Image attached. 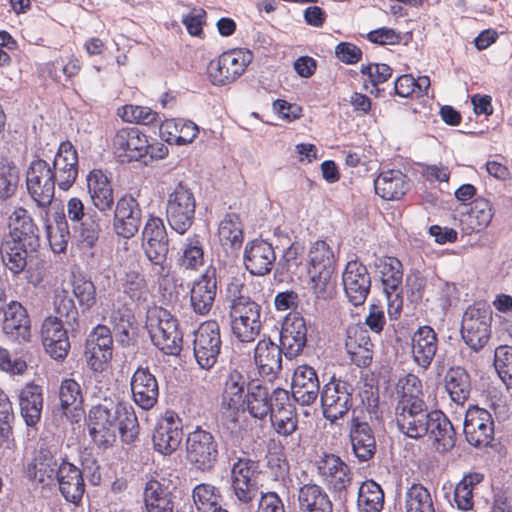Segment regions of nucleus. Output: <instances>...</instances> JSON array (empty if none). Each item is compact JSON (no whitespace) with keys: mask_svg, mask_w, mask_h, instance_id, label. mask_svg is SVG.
I'll return each instance as SVG.
<instances>
[{"mask_svg":"<svg viewBox=\"0 0 512 512\" xmlns=\"http://www.w3.org/2000/svg\"><path fill=\"white\" fill-rule=\"evenodd\" d=\"M395 422L408 438L428 436L438 452L450 451L456 444V432L450 420L440 410H431L426 402L396 405Z\"/></svg>","mask_w":512,"mask_h":512,"instance_id":"obj_1","label":"nucleus"},{"mask_svg":"<svg viewBox=\"0 0 512 512\" xmlns=\"http://www.w3.org/2000/svg\"><path fill=\"white\" fill-rule=\"evenodd\" d=\"M138 420L132 406L126 403L97 405L89 412V434L99 447H109L119 432L122 440L131 443L138 435Z\"/></svg>","mask_w":512,"mask_h":512,"instance_id":"obj_2","label":"nucleus"},{"mask_svg":"<svg viewBox=\"0 0 512 512\" xmlns=\"http://www.w3.org/2000/svg\"><path fill=\"white\" fill-rule=\"evenodd\" d=\"M247 386L246 378L237 370L227 376L222 394V407L225 409L224 425L231 433L239 435L248 430L244 405Z\"/></svg>","mask_w":512,"mask_h":512,"instance_id":"obj_3","label":"nucleus"},{"mask_svg":"<svg viewBox=\"0 0 512 512\" xmlns=\"http://www.w3.org/2000/svg\"><path fill=\"white\" fill-rule=\"evenodd\" d=\"M492 315V309L487 303L476 302L470 305L462 316L461 337L475 352L483 349L491 338Z\"/></svg>","mask_w":512,"mask_h":512,"instance_id":"obj_4","label":"nucleus"},{"mask_svg":"<svg viewBox=\"0 0 512 512\" xmlns=\"http://www.w3.org/2000/svg\"><path fill=\"white\" fill-rule=\"evenodd\" d=\"M146 326L153 344L166 355H178L182 349V333L177 320L163 308L149 311Z\"/></svg>","mask_w":512,"mask_h":512,"instance_id":"obj_5","label":"nucleus"},{"mask_svg":"<svg viewBox=\"0 0 512 512\" xmlns=\"http://www.w3.org/2000/svg\"><path fill=\"white\" fill-rule=\"evenodd\" d=\"M262 307L250 298H240L229 305L232 334L243 343L255 341L262 327Z\"/></svg>","mask_w":512,"mask_h":512,"instance_id":"obj_6","label":"nucleus"},{"mask_svg":"<svg viewBox=\"0 0 512 512\" xmlns=\"http://www.w3.org/2000/svg\"><path fill=\"white\" fill-rule=\"evenodd\" d=\"M196 200L193 192L179 183L169 193L166 203V218L169 226L183 235L192 226L195 219Z\"/></svg>","mask_w":512,"mask_h":512,"instance_id":"obj_7","label":"nucleus"},{"mask_svg":"<svg viewBox=\"0 0 512 512\" xmlns=\"http://www.w3.org/2000/svg\"><path fill=\"white\" fill-rule=\"evenodd\" d=\"M252 58V53L244 49H233L222 53L208 65V75L211 82L217 86L234 82L245 72Z\"/></svg>","mask_w":512,"mask_h":512,"instance_id":"obj_8","label":"nucleus"},{"mask_svg":"<svg viewBox=\"0 0 512 512\" xmlns=\"http://www.w3.org/2000/svg\"><path fill=\"white\" fill-rule=\"evenodd\" d=\"M218 454V443L211 432L198 427L188 434L186 457L197 470L203 472L212 470Z\"/></svg>","mask_w":512,"mask_h":512,"instance_id":"obj_9","label":"nucleus"},{"mask_svg":"<svg viewBox=\"0 0 512 512\" xmlns=\"http://www.w3.org/2000/svg\"><path fill=\"white\" fill-rule=\"evenodd\" d=\"M222 347L220 326L215 320L201 323L195 332L193 353L198 365L205 370L217 362Z\"/></svg>","mask_w":512,"mask_h":512,"instance_id":"obj_10","label":"nucleus"},{"mask_svg":"<svg viewBox=\"0 0 512 512\" xmlns=\"http://www.w3.org/2000/svg\"><path fill=\"white\" fill-rule=\"evenodd\" d=\"M353 391L349 382L332 377L321 392L324 417L331 422L343 418L353 405Z\"/></svg>","mask_w":512,"mask_h":512,"instance_id":"obj_11","label":"nucleus"},{"mask_svg":"<svg viewBox=\"0 0 512 512\" xmlns=\"http://www.w3.org/2000/svg\"><path fill=\"white\" fill-rule=\"evenodd\" d=\"M52 168L43 159L33 160L26 173L27 190L39 207H48L55 194Z\"/></svg>","mask_w":512,"mask_h":512,"instance_id":"obj_12","label":"nucleus"},{"mask_svg":"<svg viewBox=\"0 0 512 512\" xmlns=\"http://www.w3.org/2000/svg\"><path fill=\"white\" fill-rule=\"evenodd\" d=\"M113 338L105 325L96 326L88 335L85 343V358L88 366L95 372L108 369L113 355Z\"/></svg>","mask_w":512,"mask_h":512,"instance_id":"obj_13","label":"nucleus"},{"mask_svg":"<svg viewBox=\"0 0 512 512\" xmlns=\"http://www.w3.org/2000/svg\"><path fill=\"white\" fill-rule=\"evenodd\" d=\"M114 154L121 161H138L148 155V137L136 127H123L111 138Z\"/></svg>","mask_w":512,"mask_h":512,"instance_id":"obj_14","label":"nucleus"},{"mask_svg":"<svg viewBox=\"0 0 512 512\" xmlns=\"http://www.w3.org/2000/svg\"><path fill=\"white\" fill-rule=\"evenodd\" d=\"M316 465L322 481L333 492L342 493L351 485V469L338 455L324 453Z\"/></svg>","mask_w":512,"mask_h":512,"instance_id":"obj_15","label":"nucleus"},{"mask_svg":"<svg viewBox=\"0 0 512 512\" xmlns=\"http://www.w3.org/2000/svg\"><path fill=\"white\" fill-rule=\"evenodd\" d=\"M466 440L475 447L487 446L493 439L494 422L489 411L477 406L468 408L464 420Z\"/></svg>","mask_w":512,"mask_h":512,"instance_id":"obj_16","label":"nucleus"},{"mask_svg":"<svg viewBox=\"0 0 512 512\" xmlns=\"http://www.w3.org/2000/svg\"><path fill=\"white\" fill-rule=\"evenodd\" d=\"M142 222V210L138 201L131 195H124L116 202L113 228L115 233L130 239L139 231Z\"/></svg>","mask_w":512,"mask_h":512,"instance_id":"obj_17","label":"nucleus"},{"mask_svg":"<svg viewBox=\"0 0 512 512\" xmlns=\"http://www.w3.org/2000/svg\"><path fill=\"white\" fill-rule=\"evenodd\" d=\"M342 282L350 303L360 306L366 301L371 289V277L365 265L356 260L348 262L342 274Z\"/></svg>","mask_w":512,"mask_h":512,"instance_id":"obj_18","label":"nucleus"},{"mask_svg":"<svg viewBox=\"0 0 512 512\" xmlns=\"http://www.w3.org/2000/svg\"><path fill=\"white\" fill-rule=\"evenodd\" d=\"M217 294V271L209 266L203 274L193 281L190 288V306L201 316L207 315L215 302Z\"/></svg>","mask_w":512,"mask_h":512,"instance_id":"obj_19","label":"nucleus"},{"mask_svg":"<svg viewBox=\"0 0 512 512\" xmlns=\"http://www.w3.org/2000/svg\"><path fill=\"white\" fill-rule=\"evenodd\" d=\"M51 168L53 180L61 190L67 191L78 176V154L70 141L59 145Z\"/></svg>","mask_w":512,"mask_h":512,"instance_id":"obj_20","label":"nucleus"},{"mask_svg":"<svg viewBox=\"0 0 512 512\" xmlns=\"http://www.w3.org/2000/svg\"><path fill=\"white\" fill-rule=\"evenodd\" d=\"M270 421L276 433L281 436H290L297 430L298 416L288 391L280 388L274 390V408Z\"/></svg>","mask_w":512,"mask_h":512,"instance_id":"obj_21","label":"nucleus"},{"mask_svg":"<svg viewBox=\"0 0 512 512\" xmlns=\"http://www.w3.org/2000/svg\"><path fill=\"white\" fill-rule=\"evenodd\" d=\"M307 342V326L298 314L286 316L280 331V345L284 355L292 359L301 354Z\"/></svg>","mask_w":512,"mask_h":512,"instance_id":"obj_22","label":"nucleus"},{"mask_svg":"<svg viewBox=\"0 0 512 512\" xmlns=\"http://www.w3.org/2000/svg\"><path fill=\"white\" fill-rule=\"evenodd\" d=\"M243 260L245 268L252 275L264 276L271 272L276 254L270 243L255 239L246 244Z\"/></svg>","mask_w":512,"mask_h":512,"instance_id":"obj_23","label":"nucleus"},{"mask_svg":"<svg viewBox=\"0 0 512 512\" xmlns=\"http://www.w3.org/2000/svg\"><path fill=\"white\" fill-rule=\"evenodd\" d=\"M41 339L45 351L55 360L64 359L70 349L67 330L58 317H47L41 327Z\"/></svg>","mask_w":512,"mask_h":512,"instance_id":"obj_24","label":"nucleus"},{"mask_svg":"<svg viewBox=\"0 0 512 512\" xmlns=\"http://www.w3.org/2000/svg\"><path fill=\"white\" fill-rule=\"evenodd\" d=\"M133 401L143 410H149L157 403L159 386L156 377L148 368L139 367L131 378Z\"/></svg>","mask_w":512,"mask_h":512,"instance_id":"obj_25","label":"nucleus"},{"mask_svg":"<svg viewBox=\"0 0 512 512\" xmlns=\"http://www.w3.org/2000/svg\"><path fill=\"white\" fill-rule=\"evenodd\" d=\"M319 379L316 371L308 365L298 366L292 379V396L300 405L314 403L319 395Z\"/></svg>","mask_w":512,"mask_h":512,"instance_id":"obj_26","label":"nucleus"},{"mask_svg":"<svg viewBox=\"0 0 512 512\" xmlns=\"http://www.w3.org/2000/svg\"><path fill=\"white\" fill-rule=\"evenodd\" d=\"M3 332L19 343L30 341V319L21 303L12 301L4 310Z\"/></svg>","mask_w":512,"mask_h":512,"instance_id":"obj_27","label":"nucleus"},{"mask_svg":"<svg viewBox=\"0 0 512 512\" xmlns=\"http://www.w3.org/2000/svg\"><path fill=\"white\" fill-rule=\"evenodd\" d=\"M182 436L180 421L173 415L167 416L158 422L154 430V448L163 455H170L180 446Z\"/></svg>","mask_w":512,"mask_h":512,"instance_id":"obj_28","label":"nucleus"},{"mask_svg":"<svg viewBox=\"0 0 512 512\" xmlns=\"http://www.w3.org/2000/svg\"><path fill=\"white\" fill-rule=\"evenodd\" d=\"M62 496L73 504H78L85 492L82 472L78 467L66 460L60 463V470L55 478Z\"/></svg>","mask_w":512,"mask_h":512,"instance_id":"obj_29","label":"nucleus"},{"mask_svg":"<svg viewBox=\"0 0 512 512\" xmlns=\"http://www.w3.org/2000/svg\"><path fill=\"white\" fill-rule=\"evenodd\" d=\"M438 349V338L430 326L419 327L412 336V356L414 362L421 368L427 369Z\"/></svg>","mask_w":512,"mask_h":512,"instance_id":"obj_30","label":"nucleus"},{"mask_svg":"<svg viewBox=\"0 0 512 512\" xmlns=\"http://www.w3.org/2000/svg\"><path fill=\"white\" fill-rule=\"evenodd\" d=\"M349 436L354 455L360 462H367L373 458L376 452V441L367 422L353 417L350 422Z\"/></svg>","mask_w":512,"mask_h":512,"instance_id":"obj_31","label":"nucleus"},{"mask_svg":"<svg viewBox=\"0 0 512 512\" xmlns=\"http://www.w3.org/2000/svg\"><path fill=\"white\" fill-rule=\"evenodd\" d=\"M373 344L367 330L351 327L347 330L345 349L350 360L358 367H368L373 358Z\"/></svg>","mask_w":512,"mask_h":512,"instance_id":"obj_32","label":"nucleus"},{"mask_svg":"<svg viewBox=\"0 0 512 512\" xmlns=\"http://www.w3.org/2000/svg\"><path fill=\"white\" fill-rule=\"evenodd\" d=\"M282 346L271 339L260 340L254 351V359L259 373L267 377H275L282 370Z\"/></svg>","mask_w":512,"mask_h":512,"instance_id":"obj_33","label":"nucleus"},{"mask_svg":"<svg viewBox=\"0 0 512 512\" xmlns=\"http://www.w3.org/2000/svg\"><path fill=\"white\" fill-rule=\"evenodd\" d=\"M88 193L96 209L110 211L114 204L113 188L107 175L98 169L89 172L86 177Z\"/></svg>","mask_w":512,"mask_h":512,"instance_id":"obj_34","label":"nucleus"},{"mask_svg":"<svg viewBox=\"0 0 512 512\" xmlns=\"http://www.w3.org/2000/svg\"><path fill=\"white\" fill-rule=\"evenodd\" d=\"M9 234L4 238L25 243L27 246L39 247L38 228L24 208H17L9 217Z\"/></svg>","mask_w":512,"mask_h":512,"instance_id":"obj_35","label":"nucleus"},{"mask_svg":"<svg viewBox=\"0 0 512 512\" xmlns=\"http://www.w3.org/2000/svg\"><path fill=\"white\" fill-rule=\"evenodd\" d=\"M37 248L15 241V238L11 240L3 238L0 244L2 262L13 275H18L25 270L29 254L35 252Z\"/></svg>","mask_w":512,"mask_h":512,"instance_id":"obj_36","label":"nucleus"},{"mask_svg":"<svg viewBox=\"0 0 512 512\" xmlns=\"http://www.w3.org/2000/svg\"><path fill=\"white\" fill-rule=\"evenodd\" d=\"M299 512H333V502L323 487L317 484H304L298 489Z\"/></svg>","mask_w":512,"mask_h":512,"instance_id":"obj_37","label":"nucleus"},{"mask_svg":"<svg viewBox=\"0 0 512 512\" xmlns=\"http://www.w3.org/2000/svg\"><path fill=\"white\" fill-rule=\"evenodd\" d=\"M20 414L29 427L36 426L43 409V389L36 384H27L19 393Z\"/></svg>","mask_w":512,"mask_h":512,"instance_id":"obj_38","label":"nucleus"},{"mask_svg":"<svg viewBox=\"0 0 512 512\" xmlns=\"http://www.w3.org/2000/svg\"><path fill=\"white\" fill-rule=\"evenodd\" d=\"M244 404L252 418L264 421L274 408V391L270 395L267 387L252 383L247 388Z\"/></svg>","mask_w":512,"mask_h":512,"instance_id":"obj_39","label":"nucleus"},{"mask_svg":"<svg viewBox=\"0 0 512 512\" xmlns=\"http://www.w3.org/2000/svg\"><path fill=\"white\" fill-rule=\"evenodd\" d=\"M63 459L58 458L55 451L50 448L41 447L33 460V471L29 470V476L42 485H50L60 470V463Z\"/></svg>","mask_w":512,"mask_h":512,"instance_id":"obj_40","label":"nucleus"},{"mask_svg":"<svg viewBox=\"0 0 512 512\" xmlns=\"http://www.w3.org/2000/svg\"><path fill=\"white\" fill-rule=\"evenodd\" d=\"M63 415L71 422H79L83 415V396L80 385L71 378L62 381L59 391Z\"/></svg>","mask_w":512,"mask_h":512,"instance_id":"obj_41","label":"nucleus"},{"mask_svg":"<svg viewBox=\"0 0 512 512\" xmlns=\"http://www.w3.org/2000/svg\"><path fill=\"white\" fill-rule=\"evenodd\" d=\"M375 192L385 200H398L408 190L407 176L400 170L380 173L374 181Z\"/></svg>","mask_w":512,"mask_h":512,"instance_id":"obj_42","label":"nucleus"},{"mask_svg":"<svg viewBox=\"0 0 512 512\" xmlns=\"http://www.w3.org/2000/svg\"><path fill=\"white\" fill-rule=\"evenodd\" d=\"M172 492L157 480H150L144 489L146 512H174L175 502Z\"/></svg>","mask_w":512,"mask_h":512,"instance_id":"obj_43","label":"nucleus"},{"mask_svg":"<svg viewBox=\"0 0 512 512\" xmlns=\"http://www.w3.org/2000/svg\"><path fill=\"white\" fill-rule=\"evenodd\" d=\"M198 132V126L185 119H167L160 126V133L165 141L177 145L191 143L197 137Z\"/></svg>","mask_w":512,"mask_h":512,"instance_id":"obj_44","label":"nucleus"},{"mask_svg":"<svg viewBox=\"0 0 512 512\" xmlns=\"http://www.w3.org/2000/svg\"><path fill=\"white\" fill-rule=\"evenodd\" d=\"M444 382L445 389L453 402L463 405L468 400L471 392V380L464 368L460 366L449 368Z\"/></svg>","mask_w":512,"mask_h":512,"instance_id":"obj_45","label":"nucleus"},{"mask_svg":"<svg viewBox=\"0 0 512 512\" xmlns=\"http://www.w3.org/2000/svg\"><path fill=\"white\" fill-rule=\"evenodd\" d=\"M385 293L402 290V264L395 257H381L376 262Z\"/></svg>","mask_w":512,"mask_h":512,"instance_id":"obj_46","label":"nucleus"},{"mask_svg":"<svg viewBox=\"0 0 512 512\" xmlns=\"http://www.w3.org/2000/svg\"><path fill=\"white\" fill-rule=\"evenodd\" d=\"M146 257L152 264V271L158 278H166L170 272L167 261L169 252L168 240L143 241L142 243Z\"/></svg>","mask_w":512,"mask_h":512,"instance_id":"obj_47","label":"nucleus"},{"mask_svg":"<svg viewBox=\"0 0 512 512\" xmlns=\"http://www.w3.org/2000/svg\"><path fill=\"white\" fill-rule=\"evenodd\" d=\"M73 231L82 248L94 247L101 232L98 213L88 210L86 218L73 225Z\"/></svg>","mask_w":512,"mask_h":512,"instance_id":"obj_48","label":"nucleus"},{"mask_svg":"<svg viewBox=\"0 0 512 512\" xmlns=\"http://www.w3.org/2000/svg\"><path fill=\"white\" fill-rule=\"evenodd\" d=\"M384 505V492L373 480H366L358 491L357 507L360 512H381Z\"/></svg>","mask_w":512,"mask_h":512,"instance_id":"obj_49","label":"nucleus"},{"mask_svg":"<svg viewBox=\"0 0 512 512\" xmlns=\"http://www.w3.org/2000/svg\"><path fill=\"white\" fill-rule=\"evenodd\" d=\"M398 401L396 405L414 404V402L424 403V393L422 381L414 374H407L401 377L397 383Z\"/></svg>","mask_w":512,"mask_h":512,"instance_id":"obj_50","label":"nucleus"},{"mask_svg":"<svg viewBox=\"0 0 512 512\" xmlns=\"http://www.w3.org/2000/svg\"><path fill=\"white\" fill-rule=\"evenodd\" d=\"M335 255L323 240L314 242L308 252V271L335 269Z\"/></svg>","mask_w":512,"mask_h":512,"instance_id":"obj_51","label":"nucleus"},{"mask_svg":"<svg viewBox=\"0 0 512 512\" xmlns=\"http://www.w3.org/2000/svg\"><path fill=\"white\" fill-rule=\"evenodd\" d=\"M494 212L489 200L479 197L476 198L470 207L467 215L468 227L471 231L479 232L489 226Z\"/></svg>","mask_w":512,"mask_h":512,"instance_id":"obj_52","label":"nucleus"},{"mask_svg":"<svg viewBox=\"0 0 512 512\" xmlns=\"http://www.w3.org/2000/svg\"><path fill=\"white\" fill-rule=\"evenodd\" d=\"M121 286L133 302L143 303L149 296V289L144 276L135 270H128L121 278Z\"/></svg>","mask_w":512,"mask_h":512,"instance_id":"obj_53","label":"nucleus"},{"mask_svg":"<svg viewBox=\"0 0 512 512\" xmlns=\"http://www.w3.org/2000/svg\"><path fill=\"white\" fill-rule=\"evenodd\" d=\"M406 512H435L433 500L427 488L412 485L405 495Z\"/></svg>","mask_w":512,"mask_h":512,"instance_id":"obj_54","label":"nucleus"},{"mask_svg":"<svg viewBox=\"0 0 512 512\" xmlns=\"http://www.w3.org/2000/svg\"><path fill=\"white\" fill-rule=\"evenodd\" d=\"M218 235L224 245H240L243 240V231L239 216L235 213L226 214L219 224Z\"/></svg>","mask_w":512,"mask_h":512,"instance_id":"obj_55","label":"nucleus"},{"mask_svg":"<svg viewBox=\"0 0 512 512\" xmlns=\"http://www.w3.org/2000/svg\"><path fill=\"white\" fill-rule=\"evenodd\" d=\"M335 269L308 271L311 289L317 298L329 299L335 293Z\"/></svg>","mask_w":512,"mask_h":512,"instance_id":"obj_56","label":"nucleus"},{"mask_svg":"<svg viewBox=\"0 0 512 512\" xmlns=\"http://www.w3.org/2000/svg\"><path fill=\"white\" fill-rule=\"evenodd\" d=\"M109 319L116 334L117 341L122 345L129 344L133 320L131 311L127 307L121 306L112 310Z\"/></svg>","mask_w":512,"mask_h":512,"instance_id":"obj_57","label":"nucleus"},{"mask_svg":"<svg viewBox=\"0 0 512 512\" xmlns=\"http://www.w3.org/2000/svg\"><path fill=\"white\" fill-rule=\"evenodd\" d=\"M14 419L12 403L7 394L0 389V448L9 447L13 440L12 423Z\"/></svg>","mask_w":512,"mask_h":512,"instance_id":"obj_58","label":"nucleus"},{"mask_svg":"<svg viewBox=\"0 0 512 512\" xmlns=\"http://www.w3.org/2000/svg\"><path fill=\"white\" fill-rule=\"evenodd\" d=\"M493 364L502 382L508 389L512 388V347L498 346L494 351Z\"/></svg>","mask_w":512,"mask_h":512,"instance_id":"obj_59","label":"nucleus"},{"mask_svg":"<svg viewBox=\"0 0 512 512\" xmlns=\"http://www.w3.org/2000/svg\"><path fill=\"white\" fill-rule=\"evenodd\" d=\"M118 116L129 123L150 125L157 121L158 113L146 106L124 105L118 109Z\"/></svg>","mask_w":512,"mask_h":512,"instance_id":"obj_60","label":"nucleus"},{"mask_svg":"<svg viewBox=\"0 0 512 512\" xmlns=\"http://www.w3.org/2000/svg\"><path fill=\"white\" fill-rule=\"evenodd\" d=\"M19 171L13 162L0 160V199L11 197L17 188Z\"/></svg>","mask_w":512,"mask_h":512,"instance_id":"obj_61","label":"nucleus"},{"mask_svg":"<svg viewBox=\"0 0 512 512\" xmlns=\"http://www.w3.org/2000/svg\"><path fill=\"white\" fill-rule=\"evenodd\" d=\"M193 500L198 510H203L217 507L220 498L219 490L212 484L201 483L193 489Z\"/></svg>","mask_w":512,"mask_h":512,"instance_id":"obj_62","label":"nucleus"},{"mask_svg":"<svg viewBox=\"0 0 512 512\" xmlns=\"http://www.w3.org/2000/svg\"><path fill=\"white\" fill-rule=\"evenodd\" d=\"M46 232L52 250L55 253L64 252L67 248L69 238L68 224L64 216L58 217L55 229L47 224Z\"/></svg>","mask_w":512,"mask_h":512,"instance_id":"obj_63","label":"nucleus"},{"mask_svg":"<svg viewBox=\"0 0 512 512\" xmlns=\"http://www.w3.org/2000/svg\"><path fill=\"white\" fill-rule=\"evenodd\" d=\"M73 294L79 305L85 310H89L96 304V288L90 280L82 277L76 278L73 282Z\"/></svg>","mask_w":512,"mask_h":512,"instance_id":"obj_64","label":"nucleus"}]
</instances>
